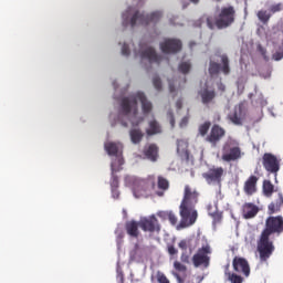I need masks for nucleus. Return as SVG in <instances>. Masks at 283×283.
<instances>
[{
  "instance_id": "1",
  "label": "nucleus",
  "mask_w": 283,
  "mask_h": 283,
  "mask_svg": "<svg viewBox=\"0 0 283 283\" xmlns=\"http://www.w3.org/2000/svg\"><path fill=\"white\" fill-rule=\"evenodd\" d=\"M114 98H118L117 95H114ZM138 102L142 105V112L144 116H149L154 109V104L147 95L143 92L133 93L129 96L119 97V107L117 114L112 113L109 115V123L112 127L120 125L122 127H138L145 118L138 113Z\"/></svg>"
},
{
  "instance_id": "2",
  "label": "nucleus",
  "mask_w": 283,
  "mask_h": 283,
  "mask_svg": "<svg viewBox=\"0 0 283 283\" xmlns=\"http://www.w3.org/2000/svg\"><path fill=\"white\" fill-rule=\"evenodd\" d=\"M120 52L122 56H129L133 52L135 59H140L142 64L147 70H151L154 65H163V63L169 65V57H163L156 53V49L150 46L145 40H142L137 46H134L133 42H124Z\"/></svg>"
},
{
  "instance_id": "3",
  "label": "nucleus",
  "mask_w": 283,
  "mask_h": 283,
  "mask_svg": "<svg viewBox=\"0 0 283 283\" xmlns=\"http://www.w3.org/2000/svg\"><path fill=\"white\" fill-rule=\"evenodd\" d=\"M104 149L112 157L111 161V191L112 198L118 199L120 192L118 191V177L115 175L117 171L123 169L125 165V159H123V145L119 142H106L104 144Z\"/></svg>"
},
{
  "instance_id": "4",
  "label": "nucleus",
  "mask_w": 283,
  "mask_h": 283,
  "mask_svg": "<svg viewBox=\"0 0 283 283\" xmlns=\"http://www.w3.org/2000/svg\"><path fill=\"white\" fill-rule=\"evenodd\" d=\"M283 231V218L282 217H270L266 220V229L262 232L261 239L258 243V251L260 253L261 262H266L269 258L273 254L274 247L271 241H269V235L271 233H282Z\"/></svg>"
},
{
  "instance_id": "5",
  "label": "nucleus",
  "mask_w": 283,
  "mask_h": 283,
  "mask_svg": "<svg viewBox=\"0 0 283 283\" xmlns=\"http://www.w3.org/2000/svg\"><path fill=\"white\" fill-rule=\"evenodd\" d=\"M163 19V11H154L150 14L140 12L136 7H128L122 12L123 28H138V25H149V23H158Z\"/></svg>"
},
{
  "instance_id": "6",
  "label": "nucleus",
  "mask_w": 283,
  "mask_h": 283,
  "mask_svg": "<svg viewBox=\"0 0 283 283\" xmlns=\"http://www.w3.org/2000/svg\"><path fill=\"white\" fill-rule=\"evenodd\" d=\"M196 205H198V192L191 189L189 186H186L184 199L179 208V213L181 217L180 224L182 227H191V224H196V220H198Z\"/></svg>"
},
{
  "instance_id": "7",
  "label": "nucleus",
  "mask_w": 283,
  "mask_h": 283,
  "mask_svg": "<svg viewBox=\"0 0 283 283\" xmlns=\"http://www.w3.org/2000/svg\"><path fill=\"white\" fill-rule=\"evenodd\" d=\"M125 186L132 189L135 198H148L154 189V179H139L135 176H126L124 179Z\"/></svg>"
},
{
  "instance_id": "8",
  "label": "nucleus",
  "mask_w": 283,
  "mask_h": 283,
  "mask_svg": "<svg viewBox=\"0 0 283 283\" xmlns=\"http://www.w3.org/2000/svg\"><path fill=\"white\" fill-rule=\"evenodd\" d=\"M234 14L235 11L233 10V7H226L221 10V13L219 14V18L216 21H213V18L208 15H203L201 18V21L202 23H206L210 30H213L216 25L219 29L229 28V25H231L234 20Z\"/></svg>"
},
{
  "instance_id": "9",
  "label": "nucleus",
  "mask_w": 283,
  "mask_h": 283,
  "mask_svg": "<svg viewBox=\"0 0 283 283\" xmlns=\"http://www.w3.org/2000/svg\"><path fill=\"white\" fill-rule=\"evenodd\" d=\"M240 156H241V150H240L238 140L228 139L222 148V156H221L222 160H224V163H231V160H238Z\"/></svg>"
},
{
  "instance_id": "10",
  "label": "nucleus",
  "mask_w": 283,
  "mask_h": 283,
  "mask_svg": "<svg viewBox=\"0 0 283 283\" xmlns=\"http://www.w3.org/2000/svg\"><path fill=\"white\" fill-rule=\"evenodd\" d=\"M209 255H211V245L208 243L203 244L197 253L192 256V263L198 269V266H209Z\"/></svg>"
},
{
  "instance_id": "11",
  "label": "nucleus",
  "mask_w": 283,
  "mask_h": 283,
  "mask_svg": "<svg viewBox=\"0 0 283 283\" xmlns=\"http://www.w3.org/2000/svg\"><path fill=\"white\" fill-rule=\"evenodd\" d=\"M160 50L164 54H176L182 50V42L178 39H165L160 43Z\"/></svg>"
},
{
  "instance_id": "12",
  "label": "nucleus",
  "mask_w": 283,
  "mask_h": 283,
  "mask_svg": "<svg viewBox=\"0 0 283 283\" xmlns=\"http://www.w3.org/2000/svg\"><path fill=\"white\" fill-rule=\"evenodd\" d=\"M224 175V169L222 167L211 168L208 172L203 174V178L208 182V185H220L222 182V176Z\"/></svg>"
},
{
  "instance_id": "13",
  "label": "nucleus",
  "mask_w": 283,
  "mask_h": 283,
  "mask_svg": "<svg viewBox=\"0 0 283 283\" xmlns=\"http://www.w3.org/2000/svg\"><path fill=\"white\" fill-rule=\"evenodd\" d=\"M220 62L221 64L210 62L209 72L211 76H213V74H218V72H223V74H229V72H231L229 69V57L227 55L222 54L220 56Z\"/></svg>"
},
{
  "instance_id": "14",
  "label": "nucleus",
  "mask_w": 283,
  "mask_h": 283,
  "mask_svg": "<svg viewBox=\"0 0 283 283\" xmlns=\"http://www.w3.org/2000/svg\"><path fill=\"white\" fill-rule=\"evenodd\" d=\"M139 227L143 231H149L154 233V231H160V224H158V219L156 216L144 217L139 220Z\"/></svg>"
},
{
  "instance_id": "15",
  "label": "nucleus",
  "mask_w": 283,
  "mask_h": 283,
  "mask_svg": "<svg viewBox=\"0 0 283 283\" xmlns=\"http://www.w3.org/2000/svg\"><path fill=\"white\" fill-rule=\"evenodd\" d=\"M247 117V106L244 103L239 104L234 107V111L229 114L230 120L234 125H242V120Z\"/></svg>"
},
{
  "instance_id": "16",
  "label": "nucleus",
  "mask_w": 283,
  "mask_h": 283,
  "mask_svg": "<svg viewBox=\"0 0 283 283\" xmlns=\"http://www.w3.org/2000/svg\"><path fill=\"white\" fill-rule=\"evenodd\" d=\"M263 166L266 171H270L271 174H277V171H280V160L272 154H265L263 156Z\"/></svg>"
},
{
  "instance_id": "17",
  "label": "nucleus",
  "mask_w": 283,
  "mask_h": 283,
  "mask_svg": "<svg viewBox=\"0 0 283 283\" xmlns=\"http://www.w3.org/2000/svg\"><path fill=\"white\" fill-rule=\"evenodd\" d=\"M233 269L237 273H243L245 277H249L251 273V268H249V262H247L242 258H234L233 260Z\"/></svg>"
},
{
  "instance_id": "18",
  "label": "nucleus",
  "mask_w": 283,
  "mask_h": 283,
  "mask_svg": "<svg viewBox=\"0 0 283 283\" xmlns=\"http://www.w3.org/2000/svg\"><path fill=\"white\" fill-rule=\"evenodd\" d=\"M200 96L203 105H207L216 98V92L209 86V83H206L200 91Z\"/></svg>"
},
{
  "instance_id": "19",
  "label": "nucleus",
  "mask_w": 283,
  "mask_h": 283,
  "mask_svg": "<svg viewBox=\"0 0 283 283\" xmlns=\"http://www.w3.org/2000/svg\"><path fill=\"white\" fill-rule=\"evenodd\" d=\"M147 136H156V134H163V126L154 117L148 120V127L146 128Z\"/></svg>"
},
{
  "instance_id": "20",
  "label": "nucleus",
  "mask_w": 283,
  "mask_h": 283,
  "mask_svg": "<svg viewBox=\"0 0 283 283\" xmlns=\"http://www.w3.org/2000/svg\"><path fill=\"white\" fill-rule=\"evenodd\" d=\"M242 211H243V218H245V220H249L250 218H255L260 209L258 208V206L253 203H245L242 208Z\"/></svg>"
},
{
  "instance_id": "21",
  "label": "nucleus",
  "mask_w": 283,
  "mask_h": 283,
  "mask_svg": "<svg viewBox=\"0 0 283 283\" xmlns=\"http://www.w3.org/2000/svg\"><path fill=\"white\" fill-rule=\"evenodd\" d=\"M255 185H258V177L251 176L244 184V192L247 196H253V193H255Z\"/></svg>"
},
{
  "instance_id": "22",
  "label": "nucleus",
  "mask_w": 283,
  "mask_h": 283,
  "mask_svg": "<svg viewBox=\"0 0 283 283\" xmlns=\"http://www.w3.org/2000/svg\"><path fill=\"white\" fill-rule=\"evenodd\" d=\"M224 136V129L220 128V126H213L211 129V134L208 137L209 143L216 145L218 140H220Z\"/></svg>"
},
{
  "instance_id": "23",
  "label": "nucleus",
  "mask_w": 283,
  "mask_h": 283,
  "mask_svg": "<svg viewBox=\"0 0 283 283\" xmlns=\"http://www.w3.org/2000/svg\"><path fill=\"white\" fill-rule=\"evenodd\" d=\"M144 154L148 160L155 163V160L158 158V147H156L154 144L148 145L145 147Z\"/></svg>"
},
{
  "instance_id": "24",
  "label": "nucleus",
  "mask_w": 283,
  "mask_h": 283,
  "mask_svg": "<svg viewBox=\"0 0 283 283\" xmlns=\"http://www.w3.org/2000/svg\"><path fill=\"white\" fill-rule=\"evenodd\" d=\"M138 227H140V222L138 223L136 221H128L126 223V231L130 238H136L138 235Z\"/></svg>"
},
{
  "instance_id": "25",
  "label": "nucleus",
  "mask_w": 283,
  "mask_h": 283,
  "mask_svg": "<svg viewBox=\"0 0 283 283\" xmlns=\"http://www.w3.org/2000/svg\"><path fill=\"white\" fill-rule=\"evenodd\" d=\"M208 213L216 220V222H220V220H222V212L218 210L217 202H214L213 206L211 205L208 206Z\"/></svg>"
},
{
  "instance_id": "26",
  "label": "nucleus",
  "mask_w": 283,
  "mask_h": 283,
  "mask_svg": "<svg viewBox=\"0 0 283 283\" xmlns=\"http://www.w3.org/2000/svg\"><path fill=\"white\" fill-rule=\"evenodd\" d=\"M130 134V140L134 143V145H137V143H140L143 140V130L138 128H133L129 132Z\"/></svg>"
},
{
  "instance_id": "27",
  "label": "nucleus",
  "mask_w": 283,
  "mask_h": 283,
  "mask_svg": "<svg viewBox=\"0 0 283 283\" xmlns=\"http://www.w3.org/2000/svg\"><path fill=\"white\" fill-rule=\"evenodd\" d=\"M178 70L181 74H189L191 71V62L189 60H184L179 63Z\"/></svg>"
},
{
  "instance_id": "28",
  "label": "nucleus",
  "mask_w": 283,
  "mask_h": 283,
  "mask_svg": "<svg viewBox=\"0 0 283 283\" xmlns=\"http://www.w3.org/2000/svg\"><path fill=\"white\" fill-rule=\"evenodd\" d=\"M159 218H167L171 224H177L178 217L174 212H159Z\"/></svg>"
},
{
  "instance_id": "29",
  "label": "nucleus",
  "mask_w": 283,
  "mask_h": 283,
  "mask_svg": "<svg viewBox=\"0 0 283 283\" xmlns=\"http://www.w3.org/2000/svg\"><path fill=\"white\" fill-rule=\"evenodd\" d=\"M189 147V143L185 139L177 140V151L178 154H187V148Z\"/></svg>"
},
{
  "instance_id": "30",
  "label": "nucleus",
  "mask_w": 283,
  "mask_h": 283,
  "mask_svg": "<svg viewBox=\"0 0 283 283\" xmlns=\"http://www.w3.org/2000/svg\"><path fill=\"white\" fill-rule=\"evenodd\" d=\"M226 275H227L229 282H231V283H242V282H244V280L242 279V276H240V275H238V274H233V273H231V272H227V271H226Z\"/></svg>"
},
{
  "instance_id": "31",
  "label": "nucleus",
  "mask_w": 283,
  "mask_h": 283,
  "mask_svg": "<svg viewBox=\"0 0 283 283\" xmlns=\"http://www.w3.org/2000/svg\"><path fill=\"white\" fill-rule=\"evenodd\" d=\"M258 19L261 20L262 23H266L269 19H271V13L266 10H261L258 12Z\"/></svg>"
},
{
  "instance_id": "32",
  "label": "nucleus",
  "mask_w": 283,
  "mask_h": 283,
  "mask_svg": "<svg viewBox=\"0 0 283 283\" xmlns=\"http://www.w3.org/2000/svg\"><path fill=\"white\" fill-rule=\"evenodd\" d=\"M263 193H265L268 197L273 193V184H271V181L265 180L263 182Z\"/></svg>"
},
{
  "instance_id": "33",
  "label": "nucleus",
  "mask_w": 283,
  "mask_h": 283,
  "mask_svg": "<svg viewBox=\"0 0 283 283\" xmlns=\"http://www.w3.org/2000/svg\"><path fill=\"white\" fill-rule=\"evenodd\" d=\"M158 188L167 191L169 189V181L163 177H158Z\"/></svg>"
},
{
  "instance_id": "34",
  "label": "nucleus",
  "mask_w": 283,
  "mask_h": 283,
  "mask_svg": "<svg viewBox=\"0 0 283 283\" xmlns=\"http://www.w3.org/2000/svg\"><path fill=\"white\" fill-rule=\"evenodd\" d=\"M211 127V123L206 122L203 123L200 127H199V134L201 136H205L207 134V132H209V128Z\"/></svg>"
},
{
  "instance_id": "35",
  "label": "nucleus",
  "mask_w": 283,
  "mask_h": 283,
  "mask_svg": "<svg viewBox=\"0 0 283 283\" xmlns=\"http://www.w3.org/2000/svg\"><path fill=\"white\" fill-rule=\"evenodd\" d=\"M174 269H176V271H179V273H185L187 271V266L178 261L174 262Z\"/></svg>"
},
{
  "instance_id": "36",
  "label": "nucleus",
  "mask_w": 283,
  "mask_h": 283,
  "mask_svg": "<svg viewBox=\"0 0 283 283\" xmlns=\"http://www.w3.org/2000/svg\"><path fill=\"white\" fill-rule=\"evenodd\" d=\"M153 85H154L155 88H157L159 91L163 90V82H160V77L155 76L153 78Z\"/></svg>"
},
{
  "instance_id": "37",
  "label": "nucleus",
  "mask_w": 283,
  "mask_h": 283,
  "mask_svg": "<svg viewBox=\"0 0 283 283\" xmlns=\"http://www.w3.org/2000/svg\"><path fill=\"white\" fill-rule=\"evenodd\" d=\"M157 282L158 283H170L169 279H167V276L161 272L157 273Z\"/></svg>"
},
{
  "instance_id": "38",
  "label": "nucleus",
  "mask_w": 283,
  "mask_h": 283,
  "mask_svg": "<svg viewBox=\"0 0 283 283\" xmlns=\"http://www.w3.org/2000/svg\"><path fill=\"white\" fill-rule=\"evenodd\" d=\"M177 87H178V81H175V82L169 81V90L171 94H174V92H177Z\"/></svg>"
},
{
  "instance_id": "39",
  "label": "nucleus",
  "mask_w": 283,
  "mask_h": 283,
  "mask_svg": "<svg viewBox=\"0 0 283 283\" xmlns=\"http://www.w3.org/2000/svg\"><path fill=\"white\" fill-rule=\"evenodd\" d=\"M187 125H189V116H185L181 122L179 123V127L185 128Z\"/></svg>"
},
{
  "instance_id": "40",
  "label": "nucleus",
  "mask_w": 283,
  "mask_h": 283,
  "mask_svg": "<svg viewBox=\"0 0 283 283\" xmlns=\"http://www.w3.org/2000/svg\"><path fill=\"white\" fill-rule=\"evenodd\" d=\"M115 233L117 234V247H120L119 240H123V231L118 230V228H117Z\"/></svg>"
},
{
  "instance_id": "41",
  "label": "nucleus",
  "mask_w": 283,
  "mask_h": 283,
  "mask_svg": "<svg viewBox=\"0 0 283 283\" xmlns=\"http://www.w3.org/2000/svg\"><path fill=\"white\" fill-rule=\"evenodd\" d=\"M188 245H189V241H187V240H182L178 244L179 249H182L184 251H186Z\"/></svg>"
},
{
  "instance_id": "42",
  "label": "nucleus",
  "mask_w": 283,
  "mask_h": 283,
  "mask_svg": "<svg viewBox=\"0 0 283 283\" xmlns=\"http://www.w3.org/2000/svg\"><path fill=\"white\" fill-rule=\"evenodd\" d=\"M168 253L169 255H177L178 250L174 245H168Z\"/></svg>"
},
{
  "instance_id": "43",
  "label": "nucleus",
  "mask_w": 283,
  "mask_h": 283,
  "mask_svg": "<svg viewBox=\"0 0 283 283\" xmlns=\"http://www.w3.org/2000/svg\"><path fill=\"white\" fill-rule=\"evenodd\" d=\"M282 10V3H277L271 7V12H280Z\"/></svg>"
},
{
  "instance_id": "44",
  "label": "nucleus",
  "mask_w": 283,
  "mask_h": 283,
  "mask_svg": "<svg viewBox=\"0 0 283 283\" xmlns=\"http://www.w3.org/2000/svg\"><path fill=\"white\" fill-rule=\"evenodd\" d=\"M274 61H282L283 59V52L282 53H275L273 55Z\"/></svg>"
},
{
  "instance_id": "45",
  "label": "nucleus",
  "mask_w": 283,
  "mask_h": 283,
  "mask_svg": "<svg viewBox=\"0 0 283 283\" xmlns=\"http://www.w3.org/2000/svg\"><path fill=\"white\" fill-rule=\"evenodd\" d=\"M269 211L270 213H275V211H277V207H275V203H271L269 206Z\"/></svg>"
},
{
  "instance_id": "46",
  "label": "nucleus",
  "mask_w": 283,
  "mask_h": 283,
  "mask_svg": "<svg viewBox=\"0 0 283 283\" xmlns=\"http://www.w3.org/2000/svg\"><path fill=\"white\" fill-rule=\"evenodd\" d=\"M117 277L119 279V282L123 283V271H120V268L117 265Z\"/></svg>"
},
{
  "instance_id": "47",
  "label": "nucleus",
  "mask_w": 283,
  "mask_h": 283,
  "mask_svg": "<svg viewBox=\"0 0 283 283\" xmlns=\"http://www.w3.org/2000/svg\"><path fill=\"white\" fill-rule=\"evenodd\" d=\"M168 118L170 120L171 127H174L176 125V122L174 120V115L171 113H168Z\"/></svg>"
},
{
  "instance_id": "48",
  "label": "nucleus",
  "mask_w": 283,
  "mask_h": 283,
  "mask_svg": "<svg viewBox=\"0 0 283 283\" xmlns=\"http://www.w3.org/2000/svg\"><path fill=\"white\" fill-rule=\"evenodd\" d=\"M181 262H185L186 264H189V256L182 254L181 255Z\"/></svg>"
},
{
  "instance_id": "49",
  "label": "nucleus",
  "mask_w": 283,
  "mask_h": 283,
  "mask_svg": "<svg viewBox=\"0 0 283 283\" xmlns=\"http://www.w3.org/2000/svg\"><path fill=\"white\" fill-rule=\"evenodd\" d=\"M259 105H260L261 107H264V106L266 105V101L261 97V98L259 99Z\"/></svg>"
},
{
  "instance_id": "50",
  "label": "nucleus",
  "mask_w": 283,
  "mask_h": 283,
  "mask_svg": "<svg viewBox=\"0 0 283 283\" xmlns=\"http://www.w3.org/2000/svg\"><path fill=\"white\" fill-rule=\"evenodd\" d=\"M176 107H177V109H180V107H182V99H178L176 102Z\"/></svg>"
},
{
  "instance_id": "51",
  "label": "nucleus",
  "mask_w": 283,
  "mask_h": 283,
  "mask_svg": "<svg viewBox=\"0 0 283 283\" xmlns=\"http://www.w3.org/2000/svg\"><path fill=\"white\" fill-rule=\"evenodd\" d=\"M113 87L114 90L118 91V88L120 87V84H118V82H113Z\"/></svg>"
},
{
  "instance_id": "52",
  "label": "nucleus",
  "mask_w": 283,
  "mask_h": 283,
  "mask_svg": "<svg viewBox=\"0 0 283 283\" xmlns=\"http://www.w3.org/2000/svg\"><path fill=\"white\" fill-rule=\"evenodd\" d=\"M171 274L174 275V277H176V280H178L179 277H180V274L179 273H177V272H171Z\"/></svg>"
},
{
  "instance_id": "53",
  "label": "nucleus",
  "mask_w": 283,
  "mask_h": 283,
  "mask_svg": "<svg viewBox=\"0 0 283 283\" xmlns=\"http://www.w3.org/2000/svg\"><path fill=\"white\" fill-rule=\"evenodd\" d=\"M219 90H221V92H224V85L219 84Z\"/></svg>"
},
{
  "instance_id": "54",
  "label": "nucleus",
  "mask_w": 283,
  "mask_h": 283,
  "mask_svg": "<svg viewBox=\"0 0 283 283\" xmlns=\"http://www.w3.org/2000/svg\"><path fill=\"white\" fill-rule=\"evenodd\" d=\"M157 196H164L163 191H157Z\"/></svg>"
},
{
  "instance_id": "55",
  "label": "nucleus",
  "mask_w": 283,
  "mask_h": 283,
  "mask_svg": "<svg viewBox=\"0 0 283 283\" xmlns=\"http://www.w3.org/2000/svg\"><path fill=\"white\" fill-rule=\"evenodd\" d=\"M177 281H178L179 283H182V277L179 276V277L177 279Z\"/></svg>"
},
{
  "instance_id": "56",
  "label": "nucleus",
  "mask_w": 283,
  "mask_h": 283,
  "mask_svg": "<svg viewBox=\"0 0 283 283\" xmlns=\"http://www.w3.org/2000/svg\"><path fill=\"white\" fill-rule=\"evenodd\" d=\"M191 1V3H198V1H200V0H190Z\"/></svg>"
},
{
  "instance_id": "57",
  "label": "nucleus",
  "mask_w": 283,
  "mask_h": 283,
  "mask_svg": "<svg viewBox=\"0 0 283 283\" xmlns=\"http://www.w3.org/2000/svg\"><path fill=\"white\" fill-rule=\"evenodd\" d=\"M123 213H124V216H127V211L126 210H123Z\"/></svg>"
},
{
  "instance_id": "58",
  "label": "nucleus",
  "mask_w": 283,
  "mask_h": 283,
  "mask_svg": "<svg viewBox=\"0 0 283 283\" xmlns=\"http://www.w3.org/2000/svg\"><path fill=\"white\" fill-rule=\"evenodd\" d=\"M280 205H283V198L280 199Z\"/></svg>"
},
{
  "instance_id": "59",
  "label": "nucleus",
  "mask_w": 283,
  "mask_h": 283,
  "mask_svg": "<svg viewBox=\"0 0 283 283\" xmlns=\"http://www.w3.org/2000/svg\"><path fill=\"white\" fill-rule=\"evenodd\" d=\"M190 48H193V42L190 43Z\"/></svg>"
}]
</instances>
